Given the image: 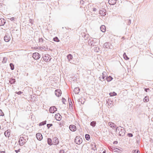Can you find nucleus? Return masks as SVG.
I'll return each instance as SVG.
<instances>
[{
	"label": "nucleus",
	"instance_id": "f257e3e1",
	"mask_svg": "<svg viewBox=\"0 0 153 153\" xmlns=\"http://www.w3.org/2000/svg\"><path fill=\"white\" fill-rule=\"evenodd\" d=\"M28 140L27 136L25 135L21 136L19 139V143L20 146H23L27 142Z\"/></svg>",
	"mask_w": 153,
	"mask_h": 153
},
{
	"label": "nucleus",
	"instance_id": "ddd939ff",
	"mask_svg": "<svg viewBox=\"0 0 153 153\" xmlns=\"http://www.w3.org/2000/svg\"><path fill=\"white\" fill-rule=\"evenodd\" d=\"M4 134L6 137H9L10 134V130H7L4 132Z\"/></svg>",
	"mask_w": 153,
	"mask_h": 153
},
{
	"label": "nucleus",
	"instance_id": "bf43d9fd",
	"mask_svg": "<svg viewBox=\"0 0 153 153\" xmlns=\"http://www.w3.org/2000/svg\"><path fill=\"white\" fill-rule=\"evenodd\" d=\"M95 146V147H94V148H95V149H96V146Z\"/></svg>",
	"mask_w": 153,
	"mask_h": 153
},
{
	"label": "nucleus",
	"instance_id": "f704fd0d",
	"mask_svg": "<svg viewBox=\"0 0 153 153\" xmlns=\"http://www.w3.org/2000/svg\"><path fill=\"white\" fill-rule=\"evenodd\" d=\"M53 40L55 42H58L59 41V39H58V38L57 37H56L53 38Z\"/></svg>",
	"mask_w": 153,
	"mask_h": 153
},
{
	"label": "nucleus",
	"instance_id": "de8ad7c7",
	"mask_svg": "<svg viewBox=\"0 0 153 153\" xmlns=\"http://www.w3.org/2000/svg\"><path fill=\"white\" fill-rule=\"evenodd\" d=\"M8 19L11 21H13L14 20L15 18L14 17H12L10 19L9 18Z\"/></svg>",
	"mask_w": 153,
	"mask_h": 153
},
{
	"label": "nucleus",
	"instance_id": "6ab92c4d",
	"mask_svg": "<svg viewBox=\"0 0 153 153\" xmlns=\"http://www.w3.org/2000/svg\"><path fill=\"white\" fill-rule=\"evenodd\" d=\"M6 22L3 19H0V26H3L5 23Z\"/></svg>",
	"mask_w": 153,
	"mask_h": 153
},
{
	"label": "nucleus",
	"instance_id": "aec40b11",
	"mask_svg": "<svg viewBox=\"0 0 153 153\" xmlns=\"http://www.w3.org/2000/svg\"><path fill=\"white\" fill-rule=\"evenodd\" d=\"M101 30L103 32H104L106 30V27L105 25H102L100 27Z\"/></svg>",
	"mask_w": 153,
	"mask_h": 153
},
{
	"label": "nucleus",
	"instance_id": "9b49d317",
	"mask_svg": "<svg viewBox=\"0 0 153 153\" xmlns=\"http://www.w3.org/2000/svg\"><path fill=\"white\" fill-rule=\"evenodd\" d=\"M53 140L55 145H57L59 143V141L57 137H54L53 139Z\"/></svg>",
	"mask_w": 153,
	"mask_h": 153
},
{
	"label": "nucleus",
	"instance_id": "a211bd4d",
	"mask_svg": "<svg viewBox=\"0 0 153 153\" xmlns=\"http://www.w3.org/2000/svg\"><path fill=\"white\" fill-rule=\"evenodd\" d=\"M55 117L57 120L60 121L61 120L62 117L59 114H56Z\"/></svg>",
	"mask_w": 153,
	"mask_h": 153
},
{
	"label": "nucleus",
	"instance_id": "4c0bfd02",
	"mask_svg": "<svg viewBox=\"0 0 153 153\" xmlns=\"http://www.w3.org/2000/svg\"><path fill=\"white\" fill-rule=\"evenodd\" d=\"M10 68L12 70H13L14 69V65L12 63H10Z\"/></svg>",
	"mask_w": 153,
	"mask_h": 153
},
{
	"label": "nucleus",
	"instance_id": "a19ab883",
	"mask_svg": "<svg viewBox=\"0 0 153 153\" xmlns=\"http://www.w3.org/2000/svg\"><path fill=\"white\" fill-rule=\"evenodd\" d=\"M43 39L42 38H40L39 39V42L41 43H42L43 42Z\"/></svg>",
	"mask_w": 153,
	"mask_h": 153
},
{
	"label": "nucleus",
	"instance_id": "4468645a",
	"mask_svg": "<svg viewBox=\"0 0 153 153\" xmlns=\"http://www.w3.org/2000/svg\"><path fill=\"white\" fill-rule=\"evenodd\" d=\"M61 91L59 89H57L55 91V94L57 97H59L61 94Z\"/></svg>",
	"mask_w": 153,
	"mask_h": 153
},
{
	"label": "nucleus",
	"instance_id": "864d4df0",
	"mask_svg": "<svg viewBox=\"0 0 153 153\" xmlns=\"http://www.w3.org/2000/svg\"><path fill=\"white\" fill-rule=\"evenodd\" d=\"M1 153H5V152L4 151H1Z\"/></svg>",
	"mask_w": 153,
	"mask_h": 153
},
{
	"label": "nucleus",
	"instance_id": "9d476101",
	"mask_svg": "<svg viewBox=\"0 0 153 153\" xmlns=\"http://www.w3.org/2000/svg\"><path fill=\"white\" fill-rule=\"evenodd\" d=\"M106 102L108 104V107H111L113 106V104H112L113 101L111 100L110 99H108L106 100Z\"/></svg>",
	"mask_w": 153,
	"mask_h": 153
},
{
	"label": "nucleus",
	"instance_id": "f3484780",
	"mask_svg": "<svg viewBox=\"0 0 153 153\" xmlns=\"http://www.w3.org/2000/svg\"><path fill=\"white\" fill-rule=\"evenodd\" d=\"M116 0H108V2L110 5H114L116 3Z\"/></svg>",
	"mask_w": 153,
	"mask_h": 153
},
{
	"label": "nucleus",
	"instance_id": "7c9ffc66",
	"mask_svg": "<svg viewBox=\"0 0 153 153\" xmlns=\"http://www.w3.org/2000/svg\"><path fill=\"white\" fill-rule=\"evenodd\" d=\"M96 124V122L95 121H92L90 123V125L93 126L94 127L95 126Z\"/></svg>",
	"mask_w": 153,
	"mask_h": 153
},
{
	"label": "nucleus",
	"instance_id": "4d7b16f0",
	"mask_svg": "<svg viewBox=\"0 0 153 153\" xmlns=\"http://www.w3.org/2000/svg\"><path fill=\"white\" fill-rule=\"evenodd\" d=\"M105 153V150L104 151H103V152L102 153Z\"/></svg>",
	"mask_w": 153,
	"mask_h": 153
},
{
	"label": "nucleus",
	"instance_id": "2f4dec72",
	"mask_svg": "<svg viewBox=\"0 0 153 153\" xmlns=\"http://www.w3.org/2000/svg\"><path fill=\"white\" fill-rule=\"evenodd\" d=\"M46 121H44L42 122L39 124V126H42L44 125H45L46 124Z\"/></svg>",
	"mask_w": 153,
	"mask_h": 153
},
{
	"label": "nucleus",
	"instance_id": "6e6552de",
	"mask_svg": "<svg viewBox=\"0 0 153 153\" xmlns=\"http://www.w3.org/2000/svg\"><path fill=\"white\" fill-rule=\"evenodd\" d=\"M40 55L38 53H35L33 54V57L35 59H38L40 57Z\"/></svg>",
	"mask_w": 153,
	"mask_h": 153
},
{
	"label": "nucleus",
	"instance_id": "58836bf2",
	"mask_svg": "<svg viewBox=\"0 0 153 153\" xmlns=\"http://www.w3.org/2000/svg\"><path fill=\"white\" fill-rule=\"evenodd\" d=\"M4 115V113H3L2 111L0 109V116H3Z\"/></svg>",
	"mask_w": 153,
	"mask_h": 153
},
{
	"label": "nucleus",
	"instance_id": "393cba45",
	"mask_svg": "<svg viewBox=\"0 0 153 153\" xmlns=\"http://www.w3.org/2000/svg\"><path fill=\"white\" fill-rule=\"evenodd\" d=\"M79 88H76L74 89V91L75 94H78L79 92Z\"/></svg>",
	"mask_w": 153,
	"mask_h": 153
},
{
	"label": "nucleus",
	"instance_id": "a18cd8bd",
	"mask_svg": "<svg viewBox=\"0 0 153 153\" xmlns=\"http://www.w3.org/2000/svg\"><path fill=\"white\" fill-rule=\"evenodd\" d=\"M128 136L130 137H132L133 136V134L131 133H128Z\"/></svg>",
	"mask_w": 153,
	"mask_h": 153
},
{
	"label": "nucleus",
	"instance_id": "c85d7f7f",
	"mask_svg": "<svg viewBox=\"0 0 153 153\" xmlns=\"http://www.w3.org/2000/svg\"><path fill=\"white\" fill-rule=\"evenodd\" d=\"M109 125L112 128H115V125L113 123L111 122H109Z\"/></svg>",
	"mask_w": 153,
	"mask_h": 153
},
{
	"label": "nucleus",
	"instance_id": "72a5a7b5",
	"mask_svg": "<svg viewBox=\"0 0 153 153\" xmlns=\"http://www.w3.org/2000/svg\"><path fill=\"white\" fill-rule=\"evenodd\" d=\"M109 95L110 96H113L116 95L117 94L115 92H114L112 93H110Z\"/></svg>",
	"mask_w": 153,
	"mask_h": 153
},
{
	"label": "nucleus",
	"instance_id": "49530a36",
	"mask_svg": "<svg viewBox=\"0 0 153 153\" xmlns=\"http://www.w3.org/2000/svg\"><path fill=\"white\" fill-rule=\"evenodd\" d=\"M59 153H65V151L63 150H61L59 151Z\"/></svg>",
	"mask_w": 153,
	"mask_h": 153
},
{
	"label": "nucleus",
	"instance_id": "09e8293b",
	"mask_svg": "<svg viewBox=\"0 0 153 153\" xmlns=\"http://www.w3.org/2000/svg\"><path fill=\"white\" fill-rule=\"evenodd\" d=\"M149 88H145V91L146 92H147L148 91H149Z\"/></svg>",
	"mask_w": 153,
	"mask_h": 153
},
{
	"label": "nucleus",
	"instance_id": "5fc2aeb1",
	"mask_svg": "<svg viewBox=\"0 0 153 153\" xmlns=\"http://www.w3.org/2000/svg\"><path fill=\"white\" fill-rule=\"evenodd\" d=\"M29 21L30 22H31L32 21V20L31 19H30Z\"/></svg>",
	"mask_w": 153,
	"mask_h": 153
},
{
	"label": "nucleus",
	"instance_id": "39448f33",
	"mask_svg": "<svg viewBox=\"0 0 153 153\" xmlns=\"http://www.w3.org/2000/svg\"><path fill=\"white\" fill-rule=\"evenodd\" d=\"M43 60L45 61L48 62L51 59V56L48 54H46L44 56H42Z\"/></svg>",
	"mask_w": 153,
	"mask_h": 153
},
{
	"label": "nucleus",
	"instance_id": "79ce46f5",
	"mask_svg": "<svg viewBox=\"0 0 153 153\" xmlns=\"http://www.w3.org/2000/svg\"><path fill=\"white\" fill-rule=\"evenodd\" d=\"M52 126V124H47V127L48 128H49L50 127Z\"/></svg>",
	"mask_w": 153,
	"mask_h": 153
},
{
	"label": "nucleus",
	"instance_id": "3c124183",
	"mask_svg": "<svg viewBox=\"0 0 153 153\" xmlns=\"http://www.w3.org/2000/svg\"><path fill=\"white\" fill-rule=\"evenodd\" d=\"M93 10L94 11H96L97 10V9L96 8L94 7L93 8Z\"/></svg>",
	"mask_w": 153,
	"mask_h": 153
},
{
	"label": "nucleus",
	"instance_id": "bb28decb",
	"mask_svg": "<svg viewBox=\"0 0 153 153\" xmlns=\"http://www.w3.org/2000/svg\"><path fill=\"white\" fill-rule=\"evenodd\" d=\"M106 79H107L108 82H110L113 79V78L111 76H109L108 77L107 76L106 78Z\"/></svg>",
	"mask_w": 153,
	"mask_h": 153
},
{
	"label": "nucleus",
	"instance_id": "5701e85b",
	"mask_svg": "<svg viewBox=\"0 0 153 153\" xmlns=\"http://www.w3.org/2000/svg\"><path fill=\"white\" fill-rule=\"evenodd\" d=\"M67 58L68 61L69 62H70L73 59L72 56L71 54H69L67 56Z\"/></svg>",
	"mask_w": 153,
	"mask_h": 153
},
{
	"label": "nucleus",
	"instance_id": "13d9d810",
	"mask_svg": "<svg viewBox=\"0 0 153 153\" xmlns=\"http://www.w3.org/2000/svg\"><path fill=\"white\" fill-rule=\"evenodd\" d=\"M15 151L16 152V153H17V150H15Z\"/></svg>",
	"mask_w": 153,
	"mask_h": 153
},
{
	"label": "nucleus",
	"instance_id": "37998d69",
	"mask_svg": "<svg viewBox=\"0 0 153 153\" xmlns=\"http://www.w3.org/2000/svg\"><path fill=\"white\" fill-rule=\"evenodd\" d=\"M62 100L63 103L65 104V102L66 101V100L65 98H62Z\"/></svg>",
	"mask_w": 153,
	"mask_h": 153
},
{
	"label": "nucleus",
	"instance_id": "6e6d98bb",
	"mask_svg": "<svg viewBox=\"0 0 153 153\" xmlns=\"http://www.w3.org/2000/svg\"><path fill=\"white\" fill-rule=\"evenodd\" d=\"M117 143V141H115V142H114V143Z\"/></svg>",
	"mask_w": 153,
	"mask_h": 153
},
{
	"label": "nucleus",
	"instance_id": "20e7f679",
	"mask_svg": "<svg viewBox=\"0 0 153 153\" xmlns=\"http://www.w3.org/2000/svg\"><path fill=\"white\" fill-rule=\"evenodd\" d=\"M74 141L75 143L78 144H80L82 141V139L81 138H79V137H76Z\"/></svg>",
	"mask_w": 153,
	"mask_h": 153
},
{
	"label": "nucleus",
	"instance_id": "a878e982",
	"mask_svg": "<svg viewBox=\"0 0 153 153\" xmlns=\"http://www.w3.org/2000/svg\"><path fill=\"white\" fill-rule=\"evenodd\" d=\"M47 142L48 144L49 145L51 146L53 144L52 143V140L50 138H48V139Z\"/></svg>",
	"mask_w": 153,
	"mask_h": 153
},
{
	"label": "nucleus",
	"instance_id": "ea45409f",
	"mask_svg": "<svg viewBox=\"0 0 153 153\" xmlns=\"http://www.w3.org/2000/svg\"><path fill=\"white\" fill-rule=\"evenodd\" d=\"M133 153H138L140 152L138 150H133Z\"/></svg>",
	"mask_w": 153,
	"mask_h": 153
},
{
	"label": "nucleus",
	"instance_id": "7ed1b4c3",
	"mask_svg": "<svg viewBox=\"0 0 153 153\" xmlns=\"http://www.w3.org/2000/svg\"><path fill=\"white\" fill-rule=\"evenodd\" d=\"M118 131H119V135L120 136H123L125 134V131L124 128H121L119 127H117L116 129V131L117 132Z\"/></svg>",
	"mask_w": 153,
	"mask_h": 153
},
{
	"label": "nucleus",
	"instance_id": "4be33fe9",
	"mask_svg": "<svg viewBox=\"0 0 153 153\" xmlns=\"http://www.w3.org/2000/svg\"><path fill=\"white\" fill-rule=\"evenodd\" d=\"M112 150L114 152H116L119 153H121L122 151L117 148H114L112 149Z\"/></svg>",
	"mask_w": 153,
	"mask_h": 153
},
{
	"label": "nucleus",
	"instance_id": "423d86ee",
	"mask_svg": "<svg viewBox=\"0 0 153 153\" xmlns=\"http://www.w3.org/2000/svg\"><path fill=\"white\" fill-rule=\"evenodd\" d=\"M103 47L104 48L107 49H111L112 46L111 43L108 42H106L104 44Z\"/></svg>",
	"mask_w": 153,
	"mask_h": 153
},
{
	"label": "nucleus",
	"instance_id": "473e14b6",
	"mask_svg": "<svg viewBox=\"0 0 153 153\" xmlns=\"http://www.w3.org/2000/svg\"><path fill=\"white\" fill-rule=\"evenodd\" d=\"M85 138L86 140H89L90 138V135L88 134H86L85 135Z\"/></svg>",
	"mask_w": 153,
	"mask_h": 153
},
{
	"label": "nucleus",
	"instance_id": "0eeeda50",
	"mask_svg": "<svg viewBox=\"0 0 153 153\" xmlns=\"http://www.w3.org/2000/svg\"><path fill=\"white\" fill-rule=\"evenodd\" d=\"M107 75L106 73L105 72H103L102 75L99 77L100 80L102 81L106 79L105 77Z\"/></svg>",
	"mask_w": 153,
	"mask_h": 153
},
{
	"label": "nucleus",
	"instance_id": "603ef678",
	"mask_svg": "<svg viewBox=\"0 0 153 153\" xmlns=\"http://www.w3.org/2000/svg\"><path fill=\"white\" fill-rule=\"evenodd\" d=\"M69 105L70 106H71V105H72V103L71 101V102H69Z\"/></svg>",
	"mask_w": 153,
	"mask_h": 153
},
{
	"label": "nucleus",
	"instance_id": "c9c22d12",
	"mask_svg": "<svg viewBox=\"0 0 153 153\" xmlns=\"http://www.w3.org/2000/svg\"><path fill=\"white\" fill-rule=\"evenodd\" d=\"M7 58L6 57H4L3 60L2 61V63H6L7 60Z\"/></svg>",
	"mask_w": 153,
	"mask_h": 153
},
{
	"label": "nucleus",
	"instance_id": "8fccbe9b",
	"mask_svg": "<svg viewBox=\"0 0 153 153\" xmlns=\"http://www.w3.org/2000/svg\"><path fill=\"white\" fill-rule=\"evenodd\" d=\"M91 149L92 151H93V153H94V152H95V149L94 148L93 149L92 148Z\"/></svg>",
	"mask_w": 153,
	"mask_h": 153
},
{
	"label": "nucleus",
	"instance_id": "e433bc0d",
	"mask_svg": "<svg viewBox=\"0 0 153 153\" xmlns=\"http://www.w3.org/2000/svg\"><path fill=\"white\" fill-rule=\"evenodd\" d=\"M149 101L148 97L147 96L146 97L143 99V101L144 102H147Z\"/></svg>",
	"mask_w": 153,
	"mask_h": 153
},
{
	"label": "nucleus",
	"instance_id": "1a4fd4ad",
	"mask_svg": "<svg viewBox=\"0 0 153 153\" xmlns=\"http://www.w3.org/2000/svg\"><path fill=\"white\" fill-rule=\"evenodd\" d=\"M57 110V108L55 106L51 107L49 110L50 113H53Z\"/></svg>",
	"mask_w": 153,
	"mask_h": 153
},
{
	"label": "nucleus",
	"instance_id": "dca6fc26",
	"mask_svg": "<svg viewBox=\"0 0 153 153\" xmlns=\"http://www.w3.org/2000/svg\"><path fill=\"white\" fill-rule=\"evenodd\" d=\"M69 128L70 130L72 131H75L76 130V126L74 125H71L70 126Z\"/></svg>",
	"mask_w": 153,
	"mask_h": 153
},
{
	"label": "nucleus",
	"instance_id": "c03bdc74",
	"mask_svg": "<svg viewBox=\"0 0 153 153\" xmlns=\"http://www.w3.org/2000/svg\"><path fill=\"white\" fill-rule=\"evenodd\" d=\"M16 94H21L22 93H23V92H21V91H19V92H16Z\"/></svg>",
	"mask_w": 153,
	"mask_h": 153
},
{
	"label": "nucleus",
	"instance_id": "f8f14e48",
	"mask_svg": "<svg viewBox=\"0 0 153 153\" xmlns=\"http://www.w3.org/2000/svg\"><path fill=\"white\" fill-rule=\"evenodd\" d=\"M36 136L37 139L39 140H41L42 139V135L40 133H37L36 135Z\"/></svg>",
	"mask_w": 153,
	"mask_h": 153
},
{
	"label": "nucleus",
	"instance_id": "cd10ccee",
	"mask_svg": "<svg viewBox=\"0 0 153 153\" xmlns=\"http://www.w3.org/2000/svg\"><path fill=\"white\" fill-rule=\"evenodd\" d=\"M16 82L15 80L14 79H11L9 81V83L11 84H12Z\"/></svg>",
	"mask_w": 153,
	"mask_h": 153
},
{
	"label": "nucleus",
	"instance_id": "2eb2a0df",
	"mask_svg": "<svg viewBox=\"0 0 153 153\" xmlns=\"http://www.w3.org/2000/svg\"><path fill=\"white\" fill-rule=\"evenodd\" d=\"M106 11L105 9H102L100 10L99 13L102 16H104L106 15Z\"/></svg>",
	"mask_w": 153,
	"mask_h": 153
},
{
	"label": "nucleus",
	"instance_id": "412c9836",
	"mask_svg": "<svg viewBox=\"0 0 153 153\" xmlns=\"http://www.w3.org/2000/svg\"><path fill=\"white\" fill-rule=\"evenodd\" d=\"M4 41L6 42H8L10 40V37L7 35L4 37Z\"/></svg>",
	"mask_w": 153,
	"mask_h": 153
},
{
	"label": "nucleus",
	"instance_id": "b1692460",
	"mask_svg": "<svg viewBox=\"0 0 153 153\" xmlns=\"http://www.w3.org/2000/svg\"><path fill=\"white\" fill-rule=\"evenodd\" d=\"M94 51L96 52H100V49L98 47H96L94 48Z\"/></svg>",
	"mask_w": 153,
	"mask_h": 153
},
{
	"label": "nucleus",
	"instance_id": "f03ea898",
	"mask_svg": "<svg viewBox=\"0 0 153 153\" xmlns=\"http://www.w3.org/2000/svg\"><path fill=\"white\" fill-rule=\"evenodd\" d=\"M98 40L97 39H90L88 41V44L89 45L92 46H94L98 43Z\"/></svg>",
	"mask_w": 153,
	"mask_h": 153
},
{
	"label": "nucleus",
	"instance_id": "c756f323",
	"mask_svg": "<svg viewBox=\"0 0 153 153\" xmlns=\"http://www.w3.org/2000/svg\"><path fill=\"white\" fill-rule=\"evenodd\" d=\"M123 56L124 58L126 60H128L129 58L127 56L126 53H124L123 54Z\"/></svg>",
	"mask_w": 153,
	"mask_h": 153
}]
</instances>
